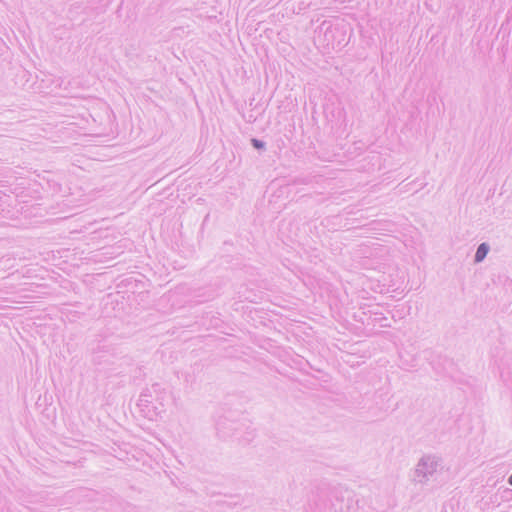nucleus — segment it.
<instances>
[{"mask_svg":"<svg viewBox=\"0 0 512 512\" xmlns=\"http://www.w3.org/2000/svg\"><path fill=\"white\" fill-rule=\"evenodd\" d=\"M488 250H489L488 246L485 243H482L476 251L475 261L481 262L486 257Z\"/></svg>","mask_w":512,"mask_h":512,"instance_id":"nucleus-1","label":"nucleus"},{"mask_svg":"<svg viewBox=\"0 0 512 512\" xmlns=\"http://www.w3.org/2000/svg\"><path fill=\"white\" fill-rule=\"evenodd\" d=\"M509 484L512 485V475L509 477Z\"/></svg>","mask_w":512,"mask_h":512,"instance_id":"nucleus-3","label":"nucleus"},{"mask_svg":"<svg viewBox=\"0 0 512 512\" xmlns=\"http://www.w3.org/2000/svg\"><path fill=\"white\" fill-rule=\"evenodd\" d=\"M253 143L256 147H259V142L257 140H253Z\"/></svg>","mask_w":512,"mask_h":512,"instance_id":"nucleus-2","label":"nucleus"}]
</instances>
